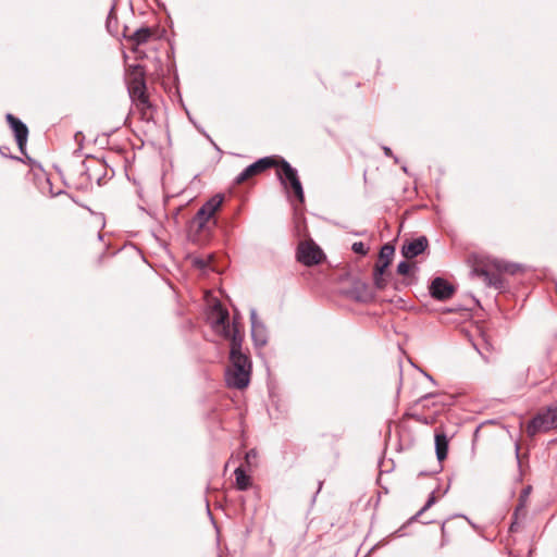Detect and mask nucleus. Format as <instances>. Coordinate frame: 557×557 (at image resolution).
I'll return each instance as SVG.
<instances>
[{
    "instance_id": "f257e3e1",
    "label": "nucleus",
    "mask_w": 557,
    "mask_h": 557,
    "mask_svg": "<svg viewBox=\"0 0 557 557\" xmlns=\"http://www.w3.org/2000/svg\"><path fill=\"white\" fill-rule=\"evenodd\" d=\"M231 364L225 371V383L230 388L244 389L250 383L251 360L248 355L230 356Z\"/></svg>"
},
{
    "instance_id": "393cba45",
    "label": "nucleus",
    "mask_w": 557,
    "mask_h": 557,
    "mask_svg": "<svg viewBox=\"0 0 557 557\" xmlns=\"http://www.w3.org/2000/svg\"><path fill=\"white\" fill-rule=\"evenodd\" d=\"M388 261L381 262V264H376L374 273L379 275H383L385 269L388 267Z\"/></svg>"
},
{
    "instance_id": "f3484780",
    "label": "nucleus",
    "mask_w": 557,
    "mask_h": 557,
    "mask_svg": "<svg viewBox=\"0 0 557 557\" xmlns=\"http://www.w3.org/2000/svg\"><path fill=\"white\" fill-rule=\"evenodd\" d=\"M236 479V487L239 491H246L251 485V479L248 474H246L245 470L242 467H238L234 471Z\"/></svg>"
},
{
    "instance_id": "0eeeda50",
    "label": "nucleus",
    "mask_w": 557,
    "mask_h": 557,
    "mask_svg": "<svg viewBox=\"0 0 557 557\" xmlns=\"http://www.w3.org/2000/svg\"><path fill=\"white\" fill-rule=\"evenodd\" d=\"M223 203V196L215 195L207 200L201 208L197 211L194 223L197 224L198 231L207 228V224L214 216L215 212Z\"/></svg>"
},
{
    "instance_id": "6ab92c4d",
    "label": "nucleus",
    "mask_w": 557,
    "mask_h": 557,
    "mask_svg": "<svg viewBox=\"0 0 557 557\" xmlns=\"http://www.w3.org/2000/svg\"><path fill=\"white\" fill-rule=\"evenodd\" d=\"M394 251H395V249L392 245H389V244L384 245L380 250V261L381 262L388 261V264H389L392 261V258L394 256Z\"/></svg>"
},
{
    "instance_id": "1a4fd4ad",
    "label": "nucleus",
    "mask_w": 557,
    "mask_h": 557,
    "mask_svg": "<svg viewBox=\"0 0 557 557\" xmlns=\"http://www.w3.org/2000/svg\"><path fill=\"white\" fill-rule=\"evenodd\" d=\"M7 121L10 125V127L12 128V131L14 132V136H15L16 143L18 145L21 152L24 153L25 147L27 144V138H28L27 126L21 120H18L11 113L7 114Z\"/></svg>"
},
{
    "instance_id": "dca6fc26",
    "label": "nucleus",
    "mask_w": 557,
    "mask_h": 557,
    "mask_svg": "<svg viewBox=\"0 0 557 557\" xmlns=\"http://www.w3.org/2000/svg\"><path fill=\"white\" fill-rule=\"evenodd\" d=\"M225 337L231 339L230 356H233V352L236 355H245L242 351L243 335L240 334L235 323L233 329H230V335Z\"/></svg>"
},
{
    "instance_id": "2eb2a0df",
    "label": "nucleus",
    "mask_w": 557,
    "mask_h": 557,
    "mask_svg": "<svg viewBox=\"0 0 557 557\" xmlns=\"http://www.w3.org/2000/svg\"><path fill=\"white\" fill-rule=\"evenodd\" d=\"M449 441L445 433L435 432V453L438 461H443L448 454Z\"/></svg>"
},
{
    "instance_id": "39448f33",
    "label": "nucleus",
    "mask_w": 557,
    "mask_h": 557,
    "mask_svg": "<svg viewBox=\"0 0 557 557\" xmlns=\"http://www.w3.org/2000/svg\"><path fill=\"white\" fill-rule=\"evenodd\" d=\"M277 165V159L273 156L263 157L252 164L246 166L234 180L235 184L239 185L250 181L252 177L263 173L268 169Z\"/></svg>"
},
{
    "instance_id": "6e6552de",
    "label": "nucleus",
    "mask_w": 557,
    "mask_h": 557,
    "mask_svg": "<svg viewBox=\"0 0 557 557\" xmlns=\"http://www.w3.org/2000/svg\"><path fill=\"white\" fill-rule=\"evenodd\" d=\"M323 258L322 250L313 243H301L297 250V260L311 267L321 262Z\"/></svg>"
},
{
    "instance_id": "473e14b6",
    "label": "nucleus",
    "mask_w": 557,
    "mask_h": 557,
    "mask_svg": "<svg viewBox=\"0 0 557 557\" xmlns=\"http://www.w3.org/2000/svg\"><path fill=\"white\" fill-rule=\"evenodd\" d=\"M7 148L5 147H0V153L3 154V156H7Z\"/></svg>"
},
{
    "instance_id": "aec40b11",
    "label": "nucleus",
    "mask_w": 557,
    "mask_h": 557,
    "mask_svg": "<svg viewBox=\"0 0 557 557\" xmlns=\"http://www.w3.org/2000/svg\"><path fill=\"white\" fill-rule=\"evenodd\" d=\"M525 512L524 511H521L519 507L516 508L515 512H513V521L511 522L510 524V528L509 530L511 532H516L518 531L519 529V522H518V519L519 517L521 516L522 518L524 517Z\"/></svg>"
},
{
    "instance_id": "423d86ee",
    "label": "nucleus",
    "mask_w": 557,
    "mask_h": 557,
    "mask_svg": "<svg viewBox=\"0 0 557 557\" xmlns=\"http://www.w3.org/2000/svg\"><path fill=\"white\" fill-rule=\"evenodd\" d=\"M127 90L132 100L148 96L145 71L140 65L132 67L127 78Z\"/></svg>"
},
{
    "instance_id": "f8f14e48",
    "label": "nucleus",
    "mask_w": 557,
    "mask_h": 557,
    "mask_svg": "<svg viewBox=\"0 0 557 557\" xmlns=\"http://www.w3.org/2000/svg\"><path fill=\"white\" fill-rule=\"evenodd\" d=\"M132 101L134 103L135 111L139 114L143 121L150 122L153 120L156 109L153 104L150 102L148 96Z\"/></svg>"
},
{
    "instance_id": "a211bd4d",
    "label": "nucleus",
    "mask_w": 557,
    "mask_h": 557,
    "mask_svg": "<svg viewBox=\"0 0 557 557\" xmlns=\"http://www.w3.org/2000/svg\"><path fill=\"white\" fill-rule=\"evenodd\" d=\"M152 36V30L149 28V27H141L139 29H137L132 36H131V40L139 46V45H144L146 42H148V40L151 38Z\"/></svg>"
},
{
    "instance_id": "cd10ccee",
    "label": "nucleus",
    "mask_w": 557,
    "mask_h": 557,
    "mask_svg": "<svg viewBox=\"0 0 557 557\" xmlns=\"http://www.w3.org/2000/svg\"><path fill=\"white\" fill-rule=\"evenodd\" d=\"M195 264L200 267V268H205L206 267V262L203 260H196Z\"/></svg>"
},
{
    "instance_id": "c85d7f7f",
    "label": "nucleus",
    "mask_w": 557,
    "mask_h": 557,
    "mask_svg": "<svg viewBox=\"0 0 557 557\" xmlns=\"http://www.w3.org/2000/svg\"><path fill=\"white\" fill-rule=\"evenodd\" d=\"M253 456H256L255 451L250 450L249 453L246 454V459L249 460V458H253Z\"/></svg>"
},
{
    "instance_id": "ddd939ff",
    "label": "nucleus",
    "mask_w": 557,
    "mask_h": 557,
    "mask_svg": "<svg viewBox=\"0 0 557 557\" xmlns=\"http://www.w3.org/2000/svg\"><path fill=\"white\" fill-rule=\"evenodd\" d=\"M251 337L256 346H263L267 344V331L262 322L257 318L256 311H251Z\"/></svg>"
},
{
    "instance_id": "9b49d317",
    "label": "nucleus",
    "mask_w": 557,
    "mask_h": 557,
    "mask_svg": "<svg viewBox=\"0 0 557 557\" xmlns=\"http://www.w3.org/2000/svg\"><path fill=\"white\" fill-rule=\"evenodd\" d=\"M425 236H420L403 245L401 252L406 259H412L422 253L428 247Z\"/></svg>"
},
{
    "instance_id": "a878e982",
    "label": "nucleus",
    "mask_w": 557,
    "mask_h": 557,
    "mask_svg": "<svg viewBox=\"0 0 557 557\" xmlns=\"http://www.w3.org/2000/svg\"><path fill=\"white\" fill-rule=\"evenodd\" d=\"M383 275H379L377 273H374V284L377 288H383L385 286V282L382 277Z\"/></svg>"
},
{
    "instance_id": "412c9836",
    "label": "nucleus",
    "mask_w": 557,
    "mask_h": 557,
    "mask_svg": "<svg viewBox=\"0 0 557 557\" xmlns=\"http://www.w3.org/2000/svg\"><path fill=\"white\" fill-rule=\"evenodd\" d=\"M351 249L355 253H358V255H367L368 252V247L362 243V242H356L352 244L351 246Z\"/></svg>"
},
{
    "instance_id": "4be33fe9",
    "label": "nucleus",
    "mask_w": 557,
    "mask_h": 557,
    "mask_svg": "<svg viewBox=\"0 0 557 557\" xmlns=\"http://www.w3.org/2000/svg\"><path fill=\"white\" fill-rule=\"evenodd\" d=\"M410 270H411V264L407 261H401L397 265V272L401 275L409 274Z\"/></svg>"
},
{
    "instance_id": "c756f323",
    "label": "nucleus",
    "mask_w": 557,
    "mask_h": 557,
    "mask_svg": "<svg viewBox=\"0 0 557 557\" xmlns=\"http://www.w3.org/2000/svg\"><path fill=\"white\" fill-rule=\"evenodd\" d=\"M253 456H256L255 451L250 450L249 453L246 454V459L249 460V458H253Z\"/></svg>"
},
{
    "instance_id": "7ed1b4c3",
    "label": "nucleus",
    "mask_w": 557,
    "mask_h": 557,
    "mask_svg": "<svg viewBox=\"0 0 557 557\" xmlns=\"http://www.w3.org/2000/svg\"><path fill=\"white\" fill-rule=\"evenodd\" d=\"M275 168H278L277 171V177L281 182V184L287 188L288 184L292 187L296 198L302 202L305 199L302 185L300 183L298 172L295 168H293L286 160L281 159L277 161V165Z\"/></svg>"
},
{
    "instance_id": "bb28decb",
    "label": "nucleus",
    "mask_w": 557,
    "mask_h": 557,
    "mask_svg": "<svg viewBox=\"0 0 557 557\" xmlns=\"http://www.w3.org/2000/svg\"><path fill=\"white\" fill-rule=\"evenodd\" d=\"M433 396H434L433 394L424 395L423 397H421V398L419 399V403H423V401L428 400L430 397H433Z\"/></svg>"
},
{
    "instance_id": "9d476101",
    "label": "nucleus",
    "mask_w": 557,
    "mask_h": 557,
    "mask_svg": "<svg viewBox=\"0 0 557 557\" xmlns=\"http://www.w3.org/2000/svg\"><path fill=\"white\" fill-rule=\"evenodd\" d=\"M454 292V286L442 277H435L430 286L431 296L437 300L449 299Z\"/></svg>"
},
{
    "instance_id": "5701e85b",
    "label": "nucleus",
    "mask_w": 557,
    "mask_h": 557,
    "mask_svg": "<svg viewBox=\"0 0 557 557\" xmlns=\"http://www.w3.org/2000/svg\"><path fill=\"white\" fill-rule=\"evenodd\" d=\"M435 502H436L435 495H434V493H431L425 505L419 510L418 516L422 515L425 510H428L432 505L435 504Z\"/></svg>"
},
{
    "instance_id": "f03ea898",
    "label": "nucleus",
    "mask_w": 557,
    "mask_h": 557,
    "mask_svg": "<svg viewBox=\"0 0 557 557\" xmlns=\"http://www.w3.org/2000/svg\"><path fill=\"white\" fill-rule=\"evenodd\" d=\"M493 267L496 269V271H493L490 268V264H478L471 270L470 276L471 278L481 280L487 287L503 289L504 281L502 278L499 271H507L508 269L506 267H503L500 262L493 263Z\"/></svg>"
},
{
    "instance_id": "7c9ffc66",
    "label": "nucleus",
    "mask_w": 557,
    "mask_h": 557,
    "mask_svg": "<svg viewBox=\"0 0 557 557\" xmlns=\"http://www.w3.org/2000/svg\"><path fill=\"white\" fill-rule=\"evenodd\" d=\"M384 153H385L386 156H391V154H392V150H391V148H388V147H384Z\"/></svg>"
},
{
    "instance_id": "b1692460",
    "label": "nucleus",
    "mask_w": 557,
    "mask_h": 557,
    "mask_svg": "<svg viewBox=\"0 0 557 557\" xmlns=\"http://www.w3.org/2000/svg\"><path fill=\"white\" fill-rule=\"evenodd\" d=\"M529 490L530 488H527L524 490L521 495H520V498H519V505L517 507L520 508L521 511H524L525 512V502H527V498H528V495H529Z\"/></svg>"
},
{
    "instance_id": "2f4dec72",
    "label": "nucleus",
    "mask_w": 557,
    "mask_h": 557,
    "mask_svg": "<svg viewBox=\"0 0 557 557\" xmlns=\"http://www.w3.org/2000/svg\"><path fill=\"white\" fill-rule=\"evenodd\" d=\"M446 528H447V522H444V523L442 524V533H443V535H445V534H446Z\"/></svg>"
},
{
    "instance_id": "4468645a",
    "label": "nucleus",
    "mask_w": 557,
    "mask_h": 557,
    "mask_svg": "<svg viewBox=\"0 0 557 557\" xmlns=\"http://www.w3.org/2000/svg\"><path fill=\"white\" fill-rule=\"evenodd\" d=\"M214 313L216 317L212 322V327L221 333L223 336L230 335V325H228V312L226 309H223L220 305L214 307Z\"/></svg>"
},
{
    "instance_id": "20e7f679",
    "label": "nucleus",
    "mask_w": 557,
    "mask_h": 557,
    "mask_svg": "<svg viewBox=\"0 0 557 557\" xmlns=\"http://www.w3.org/2000/svg\"><path fill=\"white\" fill-rule=\"evenodd\" d=\"M557 428V407L548 408L545 412L536 414L527 425L530 436L537 433L548 432Z\"/></svg>"
}]
</instances>
